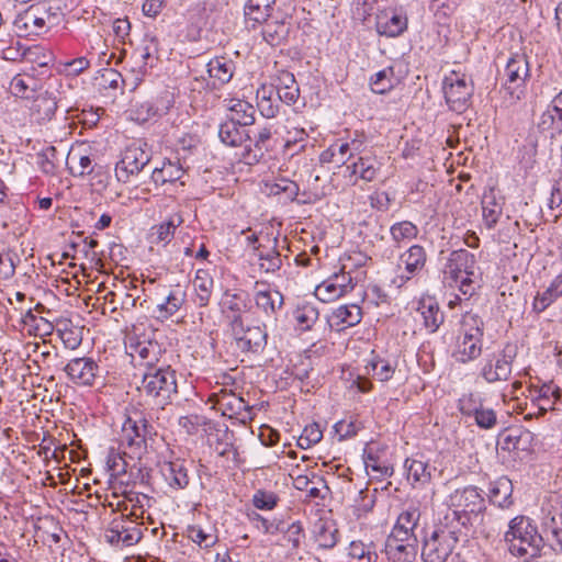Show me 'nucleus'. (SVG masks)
Listing matches in <instances>:
<instances>
[{
    "label": "nucleus",
    "mask_w": 562,
    "mask_h": 562,
    "mask_svg": "<svg viewBox=\"0 0 562 562\" xmlns=\"http://www.w3.org/2000/svg\"><path fill=\"white\" fill-rule=\"evenodd\" d=\"M213 278L206 270L199 269L193 280V288L195 291L194 302L198 306H207L211 300L213 290Z\"/></svg>",
    "instance_id": "39"
},
{
    "label": "nucleus",
    "mask_w": 562,
    "mask_h": 562,
    "mask_svg": "<svg viewBox=\"0 0 562 562\" xmlns=\"http://www.w3.org/2000/svg\"><path fill=\"white\" fill-rule=\"evenodd\" d=\"M348 555L357 562H380L378 547L373 541H351L348 548Z\"/></svg>",
    "instance_id": "40"
},
{
    "label": "nucleus",
    "mask_w": 562,
    "mask_h": 562,
    "mask_svg": "<svg viewBox=\"0 0 562 562\" xmlns=\"http://www.w3.org/2000/svg\"><path fill=\"white\" fill-rule=\"evenodd\" d=\"M372 375L381 382L392 379L395 372V366L382 358L374 359L370 362Z\"/></svg>",
    "instance_id": "59"
},
{
    "label": "nucleus",
    "mask_w": 562,
    "mask_h": 562,
    "mask_svg": "<svg viewBox=\"0 0 562 562\" xmlns=\"http://www.w3.org/2000/svg\"><path fill=\"white\" fill-rule=\"evenodd\" d=\"M442 91L449 109L463 113L471 104L474 87L465 74L452 70L443 78Z\"/></svg>",
    "instance_id": "6"
},
{
    "label": "nucleus",
    "mask_w": 562,
    "mask_h": 562,
    "mask_svg": "<svg viewBox=\"0 0 562 562\" xmlns=\"http://www.w3.org/2000/svg\"><path fill=\"white\" fill-rule=\"evenodd\" d=\"M68 379L77 386H94L102 384L103 370L91 357L70 359L64 368Z\"/></svg>",
    "instance_id": "10"
},
{
    "label": "nucleus",
    "mask_w": 562,
    "mask_h": 562,
    "mask_svg": "<svg viewBox=\"0 0 562 562\" xmlns=\"http://www.w3.org/2000/svg\"><path fill=\"white\" fill-rule=\"evenodd\" d=\"M485 402L484 397L477 392H468L458 400V409L463 417L476 413V408Z\"/></svg>",
    "instance_id": "56"
},
{
    "label": "nucleus",
    "mask_w": 562,
    "mask_h": 562,
    "mask_svg": "<svg viewBox=\"0 0 562 562\" xmlns=\"http://www.w3.org/2000/svg\"><path fill=\"white\" fill-rule=\"evenodd\" d=\"M517 357V346L506 344L498 352L485 359L481 368V376L487 383L507 381L512 374L513 362Z\"/></svg>",
    "instance_id": "8"
},
{
    "label": "nucleus",
    "mask_w": 562,
    "mask_h": 562,
    "mask_svg": "<svg viewBox=\"0 0 562 562\" xmlns=\"http://www.w3.org/2000/svg\"><path fill=\"white\" fill-rule=\"evenodd\" d=\"M186 297V290L180 285H176L170 290L165 301L157 305L159 316L164 318L173 316L184 304Z\"/></svg>",
    "instance_id": "41"
},
{
    "label": "nucleus",
    "mask_w": 562,
    "mask_h": 562,
    "mask_svg": "<svg viewBox=\"0 0 562 562\" xmlns=\"http://www.w3.org/2000/svg\"><path fill=\"white\" fill-rule=\"evenodd\" d=\"M259 260V269L265 273H274L282 267V259L274 246L271 248H262L256 254Z\"/></svg>",
    "instance_id": "50"
},
{
    "label": "nucleus",
    "mask_w": 562,
    "mask_h": 562,
    "mask_svg": "<svg viewBox=\"0 0 562 562\" xmlns=\"http://www.w3.org/2000/svg\"><path fill=\"white\" fill-rule=\"evenodd\" d=\"M404 470L407 481L415 487L417 485L424 486L428 484L431 481L432 472L436 471V468L431 467L422 454H415L406 458Z\"/></svg>",
    "instance_id": "21"
},
{
    "label": "nucleus",
    "mask_w": 562,
    "mask_h": 562,
    "mask_svg": "<svg viewBox=\"0 0 562 562\" xmlns=\"http://www.w3.org/2000/svg\"><path fill=\"white\" fill-rule=\"evenodd\" d=\"M407 16L395 10H383L376 15V31L387 37L400 36L407 29Z\"/></svg>",
    "instance_id": "24"
},
{
    "label": "nucleus",
    "mask_w": 562,
    "mask_h": 562,
    "mask_svg": "<svg viewBox=\"0 0 562 562\" xmlns=\"http://www.w3.org/2000/svg\"><path fill=\"white\" fill-rule=\"evenodd\" d=\"M418 233V227L411 221L396 222L390 227L391 237L397 245L415 239Z\"/></svg>",
    "instance_id": "51"
},
{
    "label": "nucleus",
    "mask_w": 562,
    "mask_h": 562,
    "mask_svg": "<svg viewBox=\"0 0 562 562\" xmlns=\"http://www.w3.org/2000/svg\"><path fill=\"white\" fill-rule=\"evenodd\" d=\"M530 76L529 61L525 54H513L501 72L502 89L508 94L509 103H516L525 95L526 81Z\"/></svg>",
    "instance_id": "4"
},
{
    "label": "nucleus",
    "mask_w": 562,
    "mask_h": 562,
    "mask_svg": "<svg viewBox=\"0 0 562 562\" xmlns=\"http://www.w3.org/2000/svg\"><path fill=\"white\" fill-rule=\"evenodd\" d=\"M538 127L548 132L551 138L562 132V90L552 99L538 121Z\"/></svg>",
    "instance_id": "23"
},
{
    "label": "nucleus",
    "mask_w": 562,
    "mask_h": 562,
    "mask_svg": "<svg viewBox=\"0 0 562 562\" xmlns=\"http://www.w3.org/2000/svg\"><path fill=\"white\" fill-rule=\"evenodd\" d=\"M153 435V426L148 423L143 412L133 409L127 415L122 426V439L134 452L142 453L146 450L147 438Z\"/></svg>",
    "instance_id": "9"
},
{
    "label": "nucleus",
    "mask_w": 562,
    "mask_h": 562,
    "mask_svg": "<svg viewBox=\"0 0 562 562\" xmlns=\"http://www.w3.org/2000/svg\"><path fill=\"white\" fill-rule=\"evenodd\" d=\"M384 551L393 562H413L417 553V543L386 539Z\"/></svg>",
    "instance_id": "36"
},
{
    "label": "nucleus",
    "mask_w": 562,
    "mask_h": 562,
    "mask_svg": "<svg viewBox=\"0 0 562 562\" xmlns=\"http://www.w3.org/2000/svg\"><path fill=\"white\" fill-rule=\"evenodd\" d=\"M462 529L454 514H445L429 530L422 541V560L424 562H447L459 542Z\"/></svg>",
    "instance_id": "1"
},
{
    "label": "nucleus",
    "mask_w": 562,
    "mask_h": 562,
    "mask_svg": "<svg viewBox=\"0 0 562 562\" xmlns=\"http://www.w3.org/2000/svg\"><path fill=\"white\" fill-rule=\"evenodd\" d=\"M351 175H359L360 179L371 182L376 178L381 162L375 157H359L357 161L347 167Z\"/></svg>",
    "instance_id": "42"
},
{
    "label": "nucleus",
    "mask_w": 562,
    "mask_h": 562,
    "mask_svg": "<svg viewBox=\"0 0 562 562\" xmlns=\"http://www.w3.org/2000/svg\"><path fill=\"white\" fill-rule=\"evenodd\" d=\"M125 349L134 361L138 360L139 364L145 366L147 370L157 368L162 355V349L157 341L142 338L136 334L126 336Z\"/></svg>",
    "instance_id": "15"
},
{
    "label": "nucleus",
    "mask_w": 562,
    "mask_h": 562,
    "mask_svg": "<svg viewBox=\"0 0 562 562\" xmlns=\"http://www.w3.org/2000/svg\"><path fill=\"white\" fill-rule=\"evenodd\" d=\"M420 519V510L418 507L411 506L407 509L403 510L394 525L393 528L398 530H404L408 532H415V529Z\"/></svg>",
    "instance_id": "54"
},
{
    "label": "nucleus",
    "mask_w": 562,
    "mask_h": 562,
    "mask_svg": "<svg viewBox=\"0 0 562 562\" xmlns=\"http://www.w3.org/2000/svg\"><path fill=\"white\" fill-rule=\"evenodd\" d=\"M362 311L357 304L340 305L328 316L327 322L331 329L341 331L353 327L361 322Z\"/></svg>",
    "instance_id": "25"
},
{
    "label": "nucleus",
    "mask_w": 562,
    "mask_h": 562,
    "mask_svg": "<svg viewBox=\"0 0 562 562\" xmlns=\"http://www.w3.org/2000/svg\"><path fill=\"white\" fill-rule=\"evenodd\" d=\"M218 137L223 144L231 147L241 146L246 140L250 139L246 127L228 119L220 124Z\"/></svg>",
    "instance_id": "32"
},
{
    "label": "nucleus",
    "mask_w": 562,
    "mask_h": 562,
    "mask_svg": "<svg viewBox=\"0 0 562 562\" xmlns=\"http://www.w3.org/2000/svg\"><path fill=\"white\" fill-rule=\"evenodd\" d=\"M261 34L263 40L271 46H277L286 38L289 34V26L284 21L281 20H269L263 22Z\"/></svg>",
    "instance_id": "43"
},
{
    "label": "nucleus",
    "mask_w": 562,
    "mask_h": 562,
    "mask_svg": "<svg viewBox=\"0 0 562 562\" xmlns=\"http://www.w3.org/2000/svg\"><path fill=\"white\" fill-rule=\"evenodd\" d=\"M314 293L315 296L322 302H331L344 296L337 283H335L330 277L318 284L315 288Z\"/></svg>",
    "instance_id": "57"
},
{
    "label": "nucleus",
    "mask_w": 562,
    "mask_h": 562,
    "mask_svg": "<svg viewBox=\"0 0 562 562\" xmlns=\"http://www.w3.org/2000/svg\"><path fill=\"white\" fill-rule=\"evenodd\" d=\"M188 537L201 548H211L216 542V537L205 532L202 528L191 526L188 528Z\"/></svg>",
    "instance_id": "61"
},
{
    "label": "nucleus",
    "mask_w": 562,
    "mask_h": 562,
    "mask_svg": "<svg viewBox=\"0 0 562 562\" xmlns=\"http://www.w3.org/2000/svg\"><path fill=\"white\" fill-rule=\"evenodd\" d=\"M254 302L258 311L265 316L276 318L279 311L283 307L284 297L279 290L271 289L268 283L256 281L254 285Z\"/></svg>",
    "instance_id": "17"
},
{
    "label": "nucleus",
    "mask_w": 562,
    "mask_h": 562,
    "mask_svg": "<svg viewBox=\"0 0 562 562\" xmlns=\"http://www.w3.org/2000/svg\"><path fill=\"white\" fill-rule=\"evenodd\" d=\"M105 464L111 477L116 479L127 471V462L124 458V453H121V451L114 447L108 450Z\"/></svg>",
    "instance_id": "53"
},
{
    "label": "nucleus",
    "mask_w": 562,
    "mask_h": 562,
    "mask_svg": "<svg viewBox=\"0 0 562 562\" xmlns=\"http://www.w3.org/2000/svg\"><path fill=\"white\" fill-rule=\"evenodd\" d=\"M36 80L27 74L14 76L10 82L9 90L14 97L30 99L36 91Z\"/></svg>",
    "instance_id": "45"
},
{
    "label": "nucleus",
    "mask_w": 562,
    "mask_h": 562,
    "mask_svg": "<svg viewBox=\"0 0 562 562\" xmlns=\"http://www.w3.org/2000/svg\"><path fill=\"white\" fill-rule=\"evenodd\" d=\"M394 69L393 67H386L371 77L370 87L374 93L383 94L394 87Z\"/></svg>",
    "instance_id": "52"
},
{
    "label": "nucleus",
    "mask_w": 562,
    "mask_h": 562,
    "mask_svg": "<svg viewBox=\"0 0 562 562\" xmlns=\"http://www.w3.org/2000/svg\"><path fill=\"white\" fill-rule=\"evenodd\" d=\"M236 347L243 352L259 353L267 346L266 326L247 325L245 319L229 327Z\"/></svg>",
    "instance_id": "13"
},
{
    "label": "nucleus",
    "mask_w": 562,
    "mask_h": 562,
    "mask_svg": "<svg viewBox=\"0 0 562 562\" xmlns=\"http://www.w3.org/2000/svg\"><path fill=\"white\" fill-rule=\"evenodd\" d=\"M209 442L220 457L228 458L231 453H236L233 445V434L228 429H216L214 434L210 435Z\"/></svg>",
    "instance_id": "46"
},
{
    "label": "nucleus",
    "mask_w": 562,
    "mask_h": 562,
    "mask_svg": "<svg viewBox=\"0 0 562 562\" xmlns=\"http://www.w3.org/2000/svg\"><path fill=\"white\" fill-rule=\"evenodd\" d=\"M417 312L423 318L425 328L431 334L437 331L443 323V313L432 297L422 299L418 302Z\"/></svg>",
    "instance_id": "31"
},
{
    "label": "nucleus",
    "mask_w": 562,
    "mask_h": 562,
    "mask_svg": "<svg viewBox=\"0 0 562 562\" xmlns=\"http://www.w3.org/2000/svg\"><path fill=\"white\" fill-rule=\"evenodd\" d=\"M278 100L286 105H295L300 100V88L292 72L281 70L276 78Z\"/></svg>",
    "instance_id": "28"
},
{
    "label": "nucleus",
    "mask_w": 562,
    "mask_h": 562,
    "mask_svg": "<svg viewBox=\"0 0 562 562\" xmlns=\"http://www.w3.org/2000/svg\"><path fill=\"white\" fill-rule=\"evenodd\" d=\"M54 14L45 4L31 5L14 20V27L19 36H38L47 31V23Z\"/></svg>",
    "instance_id": "11"
},
{
    "label": "nucleus",
    "mask_w": 562,
    "mask_h": 562,
    "mask_svg": "<svg viewBox=\"0 0 562 562\" xmlns=\"http://www.w3.org/2000/svg\"><path fill=\"white\" fill-rule=\"evenodd\" d=\"M221 313L227 321L228 327L244 321V312L247 310V301L240 292L226 290L220 301Z\"/></svg>",
    "instance_id": "20"
},
{
    "label": "nucleus",
    "mask_w": 562,
    "mask_h": 562,
    "mask_svg": "<svg viewBox=\"0 0 562 562\" xmlns=\"http://www.w3.org/2000/svg\"><path fill=\"white\" fill-rule=\"evenodd\" d=\"M186 176L187 169L178 157L164 158L160 166L155 167L153 170L150 180L156 188L177 184L184 187Z\"/></svg>",
    "instance_id": "16"
},
{
    "label": "nucleus",
    "mask_w": 562,
    "mask_h": 562,
    "mask_svg": "<svg viewBox=\"0 0 562 562\" xmlns=\"http://www.w3.org/2000/svg\"><path fill=\"white\" fill-rule=\"evenodd\" d=\"M459 335L483 339L484 323L482 318L473 313H465L460 323Z\"/></svg>",
    "instance_id": "49"
},
{
    "label": "nucleus",
    "mask_w": 562,
    "mask_h": 562,
    "mask_svg": "<svg viewBox=\"0 0 562 562\" xmlns=\"http://www.w3.org/2000/svg\"><path fill=\"white\" fill-rule=\"evenodd\" d=\"M137 390L146 404L164 408L178 393L176 371L170 366L146 370Z\"/></svg>",
    "instance_id": "2"
},
{
    "label": "nucleus",
    "mask_w": 562,
    "mask_h": 562,
    "mask_svg": "<svg viewBox=\"0 0 562 562\" xmlns=\"http://www.w3.org/2000/svg\"><path fill=\"white\" fill-rule=\"evenodd\" d=\"M427 254L423 246L413 245L400 256V263L404 266V272L393 279L397 288L417 276L426 266Z\"/></svg>",
    "instance_id": "18"
},
{
    "label": "nucleus",
    "mask_w": 562,
    "mask_h": 562,
    "mask_svg": "<svg viewBox=\"0 0 562 562\" xmlns=\"http://www.w3.org/2000/svg\"><path fill=\"white\" fill-rule=\"evenodd\" d=\"M276 0H247L244 7L245 24L255 30L270 18Z\"/></svg>",
    "instance_id": "26"
},
{
    "label": "nucleus",
    "mask_w": 562,
    "mask_h": 562,
    "mask_svg": "<svg viewBox=\"0 0 562 562\" xmlns=\"http://www.w3.org/2000/svg\"><path fill=\"white\" fill-rule=\"evenodd\" d=\"M562 296V273L558 274L550 285L533 299V311L541 313L546 311L552 303Z\"/></svg>",
    "instance_id": "37"
},
{
    "label": "nucleus",
    "mask_w": 562,
    "mask_h": 562,
    "mask_svg": "<svg viewBox=\"0 0 562 562\" xmlns=\"http://www.w3.org/2000/svg\"><path fill=\"white\" fill-rule=\"evenodd\" d=\"M151 159L148 144L142 139L131 142L122 151L115 165V176L120 182H127L130 177L139 173Z\"/></svg>",
    "instance_id": "7"
},
{
    "label": "nucleus",
    "mask_w": 562,
    "mask_h": 562,
    "mask_svg": "<svg viewBox=\"0 0 562 562\" xmlns=\"http://www.w3.org/2000/svg\"><path fill=\"white\" fill-rule=\"evenodd\" d=\"M512 495L513 483L508 477L502 476L491 483L488 497L494 505L501 508L510 506L513 504Z\"/></svg>",
    "instance_id": "35"
},
{
    "label": "nucleus",
    "mask_w": 562,
    "mask_h": 562,
    "mask_svg": "<svg viewBox=\"0 0 562 562\" xmlns=\"http://www.w3.org/2000/svg\"><path fill=\"white\" fill-rule=\"evenodd\" d=\"M207 424V419L204 416L198 414H191L187 416H181L178 420V425L186 430L187 434L193 435L196 434L201 426H205Z\"/></svg>",
    "instance_id": "63"
},
{
    "label": "nucleus",
    "mask_w": 562,
    "mask_h": 562,
    "mask_svg": "<svg viewBox=\"0 0 562 562\" xmlns=\"http://www.w3.org/2000/svg\"><path fill=\"white\" fill-rule=\"evenodd\" d=\"M206 67L210 78L214 80V87L229 82L235 71L234 61L226 57H215L207 63Z\"/></svg>",
    "instance_id": "33"
},
{
    "label": "nucleus",
    "mask_w": 562,
    "mask_h": 562,
    "mask_svg": "<svg viewBox=\"0 0 562 562\" xmlns=\"http://www.w3.org/2000/svg\"><path fill=\"white\" fill-rule=\"evenodd\" d=\"M361 428V424L356 419L339 420L334 425L335 432L339 437V440L351 438L358 434Z\"/></svg>",
    "instance_id": "62"
},
{
    "label": "nucleus",
    "mask_w": 562,
    "mask_h": 562,
    "mask_svg": "<svg viewBox=\"0 0 562 562\" xmlns=\"http://www.w3.org/2000/svg\"><path fill=\"white\" fill-rule=\"evenodd\" d=\"M106 542L116 548L135 546L143 538L140 525L128 516L114 518L105 529Z\"/></svg>",
    "instance_id": "12"
},
{
    "label": "nucleus",
    "mask_w": 562,
    "mask_h": 562,
    "mask_svg": "<svg viewBox=\"0 0 562 562\" xmlns=\"http://www.w3.org/2000/svg\"><path fill=\"white\" fill-rule=\"evenodd\" d=\"M214 395L216 396L215 403L224 416L241 422L250 418V407L243 397L226 390H221L218 394Z\"/></svg>",
    "instance_id": "19"
},
{
    "label": "nucleus",
    "mask_w": 562,
    "mask_h": 562,
    "mask_svg": "<svg viewBox=\"0 0 562 562\" xmlns=\"http://www.w3.org/2000/svg\"><path fill=\"white\" fill-rule=\"evenodd\" d=\"M271 139V127L263 126L258 131V134L255 136L254 139V147L257 151H259L260 156H263L266 151H269L272 148Z\"/></svg>",
    "instance_id": "64"
},
{
    "label": "nucleus",
    "mask_w": 562,
    "mask_h": 562,
    "mask_svg": "<svg viewBox=\"0 0 562 562\" xmlns=\"http://www.w3.org/2000/svg\"><path fill=\"white\" fill-rule=\"evenodd\" d=\"M475 412L470 414L468 418H473L479 428L488 430L496 426L497 415L493 408L486 407L483 403Z\"/></svg>",
    "instance_id": "55"
},
{
    "label": "nucleus",
    "mask_w": 562,
    "mask_h": 562,
    "mask_svg": "<svg viewBox=\"0 0 562 562\" xmlns=\"http://www.w3.org/2000/svg\"><path fill=\"white\" fill-rule=\"evenodd\" d=\"M183 223L182 215L180 213H175L170 215L162 223L154 226L153 236L155 237V243H164L168 244L175 236L176 229Z\"/></svg>",
    "instance_id": "44"
},
{
    "label": "nucleus",
    "mask_w": 562,
    "mask_h": 562,
    "mask_svg": "<svg viewBox=\"0 0 562 562\" xmlns=\"http://www.w3.org/2000/svg\"><path fill=\"white\" fill-rule=\"evenodd\" d=\"M225 108L229 112L227 119L244 126H250L255 123V108L252 104L240 99L224 100Z\"/></svg>",
    "instance_id": "30"
},
{
    "label": "nucleus",
    "mask_w": 562,
    "mask_h": 562,
    "mask_svg": "<svg viewBox=\"0 0 562 562\" xmlns=\"http://www.w3.org/2000/svg\"><path fill=\"white\" fill-rule=\"evenodd\" d=\"M475 256L467 249L453 250L443 268V283L449 288H454L460 278L464 276H474L477 273Z\"/></svg>",
    "instance_id": "14"
},
{
    "label": "nucleus",
    "mask_w": 562,
    "mask_h": 562,
    "mask_svg": "<svg viewBox=\"0 0 562 562\" xmlns=\"http://www.w3.org/2000/svg\"><path fill=\"white\" fill-rule=\"evenodd\" d=\"M337 533L338 530L333 525L322 520L314 524L313 536L319 548H334L337 543Z\"/></svg>",
    "instance_id": "48"
},
{
    "label": "nucleus",
    "mask_w": 562,
    "mask_h": 562,
    "mask_svg": "<svg viewBox=\"0 0 562 562\" xmlns=\"http://www.w3.org/2000/svg\"><path fill=\"white\" fill-rule=\"evenodd\" d=\"M504 541L510 554L528 559L538 555L543 537L530 518L517 516L509 521Z\"/></svg>",
    "instance_id": "3"
},
{
    "label": "nucleus",
    "mask_w": 562,
    "mask_h": 562,
    "mask_svg": "<svg viewBox=\"0 0 562 562\" xmlns=\"http://www.w3.org/2000/svg\"><path fill=\"white\" fill-rule=\"evenodd\" d=\"M483 339L458 335L454 357L459 362L467 363L479 358L482 353Z\"/></svg>",
    "instance_id": "34"
},
{
    "label": "nucleus",
    "mask_w": 562,
    "mask_h": 562,
    "mask_svg": "<svg viewBox=\"0 0 562 562\" xmlns=\"http://www.w3.org/2000/svg\"><path fill=\"white\" fill-rule=\"evenodd\" d=\"M293 317L301 330H310L317 322L319 312L314 304L305 302L296 306Z\"/></svg>",
    "instance_id": "47"
},
{
    "label": "nucleus",
    "mask_w": 562,
    "mask_h": 562,
    "mask_svg": "<svg viewBox=\"0 0 562 562\" xmlns=\"http://www.w3.org/2000/svg\"><path fill=\"white\" fill-rule=\"evenodd\" d=\"M31 116L37 122L50 121L57 110V100L53 92L44 91L33 97Z\"/></svg>",
    "instance_id": "29"
},
{
    "label": "nucleus",
    "mask_w": 562,
    "mask_h": 562,
    "mask_svg": "<svg viewBox=\"0 0 562 562\" xmlns=\"http://www.w3.org/2000/svg\"><path fill=\"white\" fill-rule=\"evenodd\" d=\"M279 496L271 491L257 490L252 495V505L260 510H272L279 503Z\"/></svg>",
    "instance_id": "58"
},
{
    "label": "nucleus",
    "mask_w": 562,
    "mask_h": 562,
    "mask_svg": "<svg viewBox=\"0 0 562 562\" xmlns=\"http://www.w3.org/2000/svg\"><path fill=\"white\" fill-rule=\"evenodd\" d=\"M323 438V431L317 423H312L303 429L299 438V446L302 449H308L312 446L318 443Z\"/></svg>",
    "instance_id": "60"
},
{
    "label": "nucleus",
    "mask_w": 562,
    "mask_h": 562,
    "mask_svg": "<svg viewBox=\"0 0 562 562\" xmlns=\"http://www.w3.org/2000/svg\"><path fill=\"white\" fill-rule=\"evenodd\" d=\"M161 473L168 484L176 488H184L189 484L188 470L180 460L164 463Z\"/></svg>",
    "instance_id": "38"
},
{
    "label": "nucleus",
    "mask_w": 562,
    "mask_h": 562,
    "mask_svg": "<svg viewBox=\"0 0 562 562\" xmlns=\"http://www.w3.org/2000/svg\"><path fill=\"white\" fill-rule=\"evenodd\" d=\"M450 508L446 514H454L459 528L471 522V516L477 515L484 507V498L475 486L458 488L449 496Z\"/></svg>",
    "instance_id": "5"
},
{
    "label": "nucleus",
    "mask_w": 562,
    "mask_h": 562,
    "mask_svg": "<svg viewBox=\"0 0 562 562\" xmlns=\"http://www.w3.org/2000/svg\"><path fill=\"white\" fill-rule=\"evenodd\" d=\"M481 204L484 224L488 229H492L503 214L504 198L499 190L490 187L484 191Z\"/></svg>",
    "instance_id": "22"
},
{
    "label": "nucleus",
    "mask_w": 562,
    "mask_h": 562,
    "mask_svg": "<svg viewBox=\"0 0 562 562\" xmlns=\"http://www.w3.org/2000/svg\"><path fill=\"white\" fill-rule=\"evenodd\" d=\"M541 530L548 540H551L562 551V509L550 506L543 508Z\"/></svg>",
    "instance_id": "27"
}]
</instances>
